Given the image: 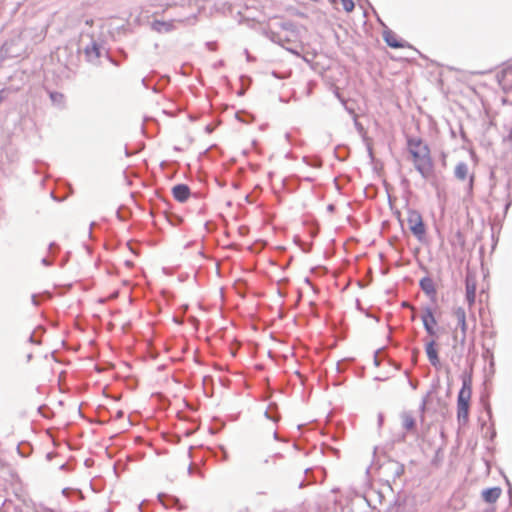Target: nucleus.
Here are the masks:
<instances>
[{
	"label": "nucleus",
	"instance_id": "nucleus-12",
	"mask_svg": "<svg viewBox=\"0 0 512 512\" xmlns=\"http://www.w3.org/2000/svg\"><path fill=\"white\" fill-rule=\"evenodd\" d=\"M421 289L428 295H435L436 289L433 281L430 278H423L420 281Z\"/></svg>",
	"mask_w": 512,
	"mask_h": 512
},
{
	"label": "nucleus",
	"instance_id": "nucleus-5",
	"mask_svg": "<svg viewBox=\"0 0 512 512\" xmlns=\"http://www.w3.org/2000/svg\"><path fill=\"white\" fill-rule=\"evenodd\" d=\"M383 39L391 48H411L410 44L400 39L398 35L390 29H385L383 31Z\"/></svg>",
	"mask_w": 512,
	"mask_h": 512
},
{
	"label": "nucleus",
	"instance_id": "nucleus-16",
	"mask_svg": "<svg viewBox=\"0 0 512 512\" xmlns=\"http://www.w3.org/2000/svg\"><path fill=\"white\" fill-rule=\"evenodd\" d=\"M473 176H470V187L472 186Z\"/></svg>",
	"mask_w": 512,
	"mask_h": 512
},
{
	"label": "nucleus",
	"instance_id": "nucleus-11",
	"mask_svg": "<svg viewBox=\"0 0 512 512\" xmlns=\"http://www.w3.org/2000/svg\"><path fill=\"white\" fill-rule=\"evenodd\" d=\"M455 176L459 179V180H465L468 178L469 176V168H468V165L466 163H458L455 167Z\"/></svg>",
	"mask_w": 512,
	"mask_h": 512
},
{
	"label": "nucleus",
	"instance_id": "nucleus-1",
	"mask_svg": "<svg viewBox=\"0 0 512 512\" xmlns=\"http://www.w3.org/2000/svg\"><path fill=\"white\" fill-rule=\"evenodd\" d=\"M408 150L416 170L424 178H430L434 169L428 146L421 139L412 138L408 140Z\"/></svg>",
	"mask_w": 512,
	"mask_h": 512
},
{
	"label": "nucleus",
	"instance_id": "nucleus-7",
	"mask_svg": "<svg viewBox=\"0 0 512 512\" xmlns=\"http://www.w3.org/2000/svg\"><path fill=\"white\" fill-rule=\"evenodd\" d=\"M425 351L430 363L435 367L438 366L440 360L438 357L437 343L434 338L426 343Z\"/></svg>",
	"mask_w": 512,
	"mask_h": 512
},
{
	"label": "nucleus",
	"instance_id": "nucleus-6",
	"mask_svg": "<svg viewBox=\"0 0 512 512\" xmlns=\"http://www.w3.org/2000/svg\"><path fill=\"white\" fill-rule=\"evenodd\" d=\"M465 284H466V301H467L469 307H472L474 305L475 299H476V289H477L476 280L474 277L468 275L466 277Z\"/></svg>",
	"mask_w": 512,
	"mask_h": 512
},
{
	"label": "nucleus",
	"instance_id": "nucleus-13",
	"mask_svg": "<svg viewBox=\"0 0 512 512\" xmlns=\"http://www.w3.org/2000/svg\"><path fill=\"white\" fill-rule=\"evenodd\" d=\"M403 427L406 430H413L415 428V419L411 415L403 417Z\"/></svg>",
	"mask_w": 512,
	"mask_h": 512
},
{
	"label": "nucleus",
	"instance_id": "nucleus-9",
	"mask_svg": "<svg viewBox=\"0 0 512 512\" xmlns=\"http://www.w3.org/2000/svg\"><path fill=\"white\" fill-rule=\"evenodd\" d=\"M173 197L179 202H185L190 196V189L187 185L179 184L172 188Z\"/></svg>",
	"mask_w": 512,
	"mask_h": 512
},
{
	"label": "nucleus",
	"instance_id": "nucleus-2",
	"mask_svg": "<svg viewBox=\"0 0 512 512\" xmlns=\"http://www.w3.org/2000/svg\"><path fill=\"white\" fill-rule=\"evenodd\" d=\"M472 398V380L465 377L457 397V419L462 425L469 421L470 403Z\"/></svg>",
	"mask_w": 512,
	"mask_h": 512
},
{
	"label": "nucleus",
	"instance_id": "nucleus-4",
	"mask_svg": "<svg viewBox=\"0 0 512 512\" xmlns=\"http://www.w3.org/2000/svg\"><path fill=\"white\" fill-rule=\"evenodd\" d=\"M421 319H422V322H423V325H424V328H425L427 334L430 337L435 338L437 336V332L435 329V327L437 325V320H436L434 313L430 307L424 308L423 313L421 315Z\"/></svg>",
	"mask_w": 512,
	"mask_h": 512
},
{
	"label": "nucleus",
	"instance_id": "nucleus-15",
	"mask_svg": "<svg viewBox=\"0 0 512 512\" xmlns=\"http://www.w3.org/2000/svg\"><path fill=\"white\" fill-rule=\"evenodd\" d=\"M508 73H512V68L504 69L501 73V77H504Z\"/></svg>",
	"mask_w": 512,
	"mask_h": 512
},
{
	"label": "nucleus",
	"instance_id": "nucleus-10",
	"mask_svg": "<svg viewBox=\"0 0 512 512\" xmlns=\"http://www.w3.org/2000/svg\"><path fill=\"white\" fill-rule=\"evenodd\" d=\"M501 489L499 487H493L486 489L482 492L483 499L488 503H494L498 500L501 495Z\"/></svg>",
	"mask_w": 512,
	"mask_h": 512
},
{
	"label": "nucleus",
	"instance_id": "nucleus-3",
	"mask_svg": "<svg viewBox=\"0 0 512 512\" xmlns=\"http://www.w3.org/2000/svg\"><path fill=\"white\" fill-rule=\"evenodd\" d=\"M407 225L408 229L417 239L422 240L424 238L426 234V228L422 216L419 212L414 210L408 212Z\"/></svg>",
	"mask_w": 512,
	"mask_h": 512
},
{
	"label": "nucleus",
	"instance_id": "nucleus-8",
	"mask_svg": "<svg viewBox=\"0 0 512 512\" xmlns=\"http://www.w3.org/2000/svg\"><path fill=\"white\" fill-rule=\"evenodd\" d=\"M453 314L455 318L457 319L458 325L460 326L461 333H462V340L465 339L468 325L466 321V312L464 308L458 307L453 311Z\"/></svg>",
	"mask_w": 512,
	"mask_h": 512
},
{
	"label": "nucleus",
	"instance_id": "nucleus-14",
	"mask_svg": "<svg viewBox=\"0 0 512 512\" xmlns=\"http://www.w3.org/2000/svg\"><path fill=\"white\" fill-rule=\"evenodd\" d=\"M340 4L346 12H352L355 7L353 0H340Z\"/></svg>",
	"mask_w": 512,
	"mask_h": 512
}]
</instances>
